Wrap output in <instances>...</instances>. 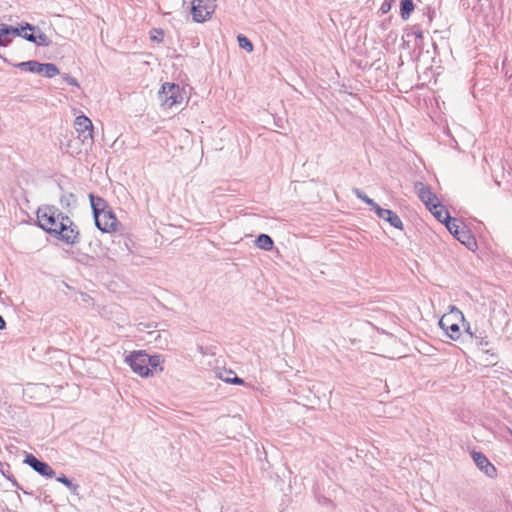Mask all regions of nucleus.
I'll return each instance as SVG.
<instances>
[{
    "mask_svg": "<svg viewBox=\"0 0 512 512\" xmlns=\"http://www.w3.org/2000/svg\"><path fill=\"white\" fill-rule=\"evenodd\" d=\"M255 244L259 249L270 251L273 248L274 242L269 235L260 234L257 237Z\"/></svg>",
    "mask_w": 512,
    "mask_h": 512,
    "instance_id": "nucleus-18",
    "label": "nucleus"
},
{
    "mask_svg": "<svg viewBox=\"0 0 512 512\" xmlns=\"http://www.w3.org/2000/svg\"><path fill=\"white\" fill-rule=\"evenodd\" d=\"M161 106L166 109L172 108L174 105L181 104L184 97L179 85L166 82L162 85L158 93Z\"/></svg>",
    "mask_w": 512,
    "mask_h": 512,
    "instance_id": "nucleus-3",
    "label": "nucleus"
},
{
    "mask_svg": "<svg viewBox=\"0 0 512 512\" xmlns=\"http://www.w3.org/2000/svg\"><path fill=\"white\" fill-rule=\"evenodd\" d=\"M225 381L227 383L242 385L244 384V380L242 378H239L238 376L234 375L233 378H226Z\"/></svg>",
    "mask_w": 512,
    "mask_h": 512,
    "instance_id": "nucleus-28",
    "label": "nucleus"
},
{
    "mask_svg": "<svg viewBox=\"0 0 512 512\" xmlns=\"http://www.w3.org/2000/svg\"><path fill=\"white\" fill-rule=\"evenodd\" d=\"M147 363H148V367L150 368H157L161 365V363L163 362V359H162V356L161 355H153V356H149L147 354Z\"/></svg>",
    "mask_w": 512,
    "mask_h": 512,
    "instance_id": "nucleus-24",
    "label": "nucleus"
},
{
    "mask_svg": "<svg viewBox=\"0 0 512 512\" xmlns=\"http://www.w3.org/2000/svg\"><path fill=\"white\" fill-rule=\"evenodd\" d=\"M20 35L18 27H13L5 23H0V46H8L14 37Z\"/></svg>",
    "mask_w": 512,
    "mask_h": 512,
    "instance_id": "nucleus-14",
    "label": "nucleus"
},
{
    "mask_svg": "<svg viewBox=\"0 0 512 512\" xmlns=\"http://www.w3.org/2000/svg\"><path fill=\"white\" fill-rule=\"evenodd\" d=\"M154 32L157 33L158 35H151V37H150L151 40L161 42L162 36H163V31L155 29Z\"/></svg>",
    "mask_w": 512,
    "mask_h": 512,
    "instance_id": "nucleus-29",
    "label": "nucleus"
},
{
    "mask_svg": "<svg viewBox=\"0 0 512 512\" xmlns=\"http://www.w3.org/2000/svg\"><path fill=\"white\" fill-rule=\"evenodd\" d=\"M117 223V218L114 215L112 209H110L100 213L99 222H95V225L100 231L109 233L115 231Z\"/></svg>",
    "mask_w": 512,
    "mask_h": 512,
    "instance_id": "nucleus-10",
    "label": "nucleus"
},
{
    "mask_svg": "<svg viewBox=\"0 0 512 512\" xmlns=\"http://www.w3.org/2000/svg\"><path fill=\"white\" fill-rule=\"evenodd\" d=\"M473 461L476 466L490 478L497 476V470L495 466L489 461V459L481 452L472 453Z\"/></svg>",
    "mask_w": 512,
    "mask_h": 512,
    "instance_id": "nucleus-11",
    "label": "nucleus"
},
{
    "mask_svg": "<svg viewBox=\"0 0 512 512\" xmlns=\"http://www.w3.org/2000/svg\"><path fill=\"white\" fill-rule=\"evenodd\" d=\"M63 80L65 82H67L69 85L79 87V83H78L77 79L68 74L63 75Z\"/></svg>",
    "mask_w": 512,
    "mask_h": 512,
    "instance_id": "nucleus-27",
    "label": "nucleus"
},
{
    "mask_svg": "<svg viewBox=\"0 0 512 512\" xmlns=\"http://www.w3.org/2000/svg\"><path fill=\"white\" fill-rule=\"evenodd\" d=\"M447 335L453 339L457 340L460 337V327L457 323H451L449 326V331L447 332Z\"/></svg>",
    "mask_w": 512,
    "mask_h": 512,
    "instance_id": "nucleus-25",
    "label": "nucleus"
},
{
    "mask_svg": "<svg viewBox=\"0 0 512 512\" xmlns=\"http://www.w3.org/2000/svg\"><path fill=\"white\" fill-rule=\"evenodd\" d=\"M66 205H69L68 198H65Z\"/></svg>",
    "mask_w": 512,
    "mask_h": 512,
    "instance_id": "nucleus-35",
    "label": "nucleus"
},
{
    "mask_svg": "<svg viewBox=\"0 0 512 512\" xmlns=\"http://www.w3.org/2000/svg\"><path fill=\"white\" fill-rule=\"evenodd\" d=\"M74 126L79 134V137L82 138V141H85L87 139H93V124L87 116L81 115L76 117Z\"/></svg>",
    "mask_w": 512,
    "mask_h": 512,
    "instance_id": "nucleus-9",
    "label": "nucleus"
},
{
    "mask_svg": "<svg viewBox=\"0 0 512 512\" xmlns=\"http://www.w3.org/2000/svg\"><path fill=\"white\" fill-rule=\"evenodd\" d=\"M429 211L434 215V217L438 221L444 223L446 227H447V221L454 219V218L450 217L449 212L439 202L436 203L435 205H432V207H430Z\"/></svg>",
    "mask_w": 512,
    "mask_h": 512,
    "instance_id": "nucleus-16",
    "label": "nucleus"
},
{
    "mask_svg": "<svg viewBox=\"0 0 512 512\" xmlns=\"http://www.w3.org/2000/svg\"><path fill=\"white\" fill-rule=\"evenodd\" d=\"M451 322L447 316H443L439 321V326L447 333Z\"/></svg>",
    "mask_w": 512,
    "mask_h": 512,
    "instance_id": "nucleus-26",
    "label": "nucleus"
},
{
    "mask_svg": "<svg viewBox=\"0 0 512 512\" xmlns=\"http://www.w3.org/2000/svg\"><path fill=\"white\" fill-rule=\"evenodd\" d=\"M24 463L42 476L47 478H53L55 476V471L47 463L39 460L33 454H27Z\"/></svg>",
    "mask_w": 512,
    "mask_h": 512,
    "instance_id": "nucleus-8",
    "label": "nucleus"
},
{
    "mask_svg": "<svg viewBox=\"0 0 512 512\" xmlns=\"http://www.w3.org/2000/svg\"><path fill=\"white\" fill-rule=\"evenodd\" d=\"M390 10V4L387 2H384L381 6L382 13H387Z\"/></svg>",
    "mask_w": 512,
    "mask_h": 512,
    "instance_id": "nucleus-30",
    "label": "nucleus"
},
{
    "mask_svg": "<svg viewBox=\"0 0 512 512\" xmlns=\"http://www.w3.org/2000/svg\"><path fill=\"white\" fill-rule=\"evenodd\" d=\"M509 433L512 435V430L509 429Z\"/></svg>",
    "mask_w": 512,
    "mask_h": 512,
    "instance_id": "nucleus-36",
    "label": "nucleus"
},
{
    "mask_svg": "<svg viewBox=\"0 0 512 512\" xmlns=\"http://www.w3.org/2000/svg\"><path fill=\"white\" fill-rule=\"evenodd\" d=\"M414 10V3L412 0H400V15L403 20L409 19Z\"/></svg>",
    "mask_w": 512,
    "mask_h": 512,
    "instance_id": "nucleus-19",
    "label": "nucleus"
},
{
    "mask_svg": "<svg viewBox=\"0 0 512 512\" xmlns=\"http://www.w3.org/2000/svg\"><path fill=\"white\" fill-rule=\"evenodd\" d=\"M60 220L61 222L58 223V227L52 229V232H54L53 237L67 245L78 244L80 242V230L78 225L67 215L61 216Z\"/></svg>",
    "mask_w": 512,
    "mask_h": 512,
    "instance_id": "nucleus-1",
    "label": "nucleus"
},
{
    "mask_svg": "<svg viewBox=\"0 0 512 512\" xmlns=\"http://www.w3.org/2000/svg\"><path fill=\"white\" fill-rule=\"evenodd\" d=\"M375 213L377 216L387 221L391 226L396 229L403 230V222L400 217L390 209H384L380 206L376 207Z\"/></svg>",
    "mask_w": 512,
    "mask_h": 512,
    "instance_id": "nucleus-13",
    "label": "nucleus"
},
{
    "mask_svg": "<svg viewBox=\"0 0 512 512\" xmlns=\"http://www.w3.org/2000/svg\"><path fill=\"white\" fill-rule=\"evenodd\" d=\"M18 31L20 33L18 37H22L25 40L36 44L37 46L48 47L52 43L50 38L41 30L39 26L25 23L24 25H20V27H18Z\"/></svg>",
    "mask_w": 512,
    "mask_h": 512,
    "instance_id": "nucleus-4",
    "label": "nucleus"
},
{
    "mask_svg": "<svg viewBox=\"0 0 512 512\" xmlns=\"http://www.w3.org/2000/svg\"><path fill=\"white\" fill-rule=\"evenodd\" d=\"M16 67L20 68L21 70L29 71L32 73H41V63L36 60H29L25 62H20L15 65Z\"/></svg>",
    "mask_w": 512,
    "mask_h": 512,
    "instance_id": "nucleus-17",
    "label": "nucleus"
},
{
    "mask_svg": "<svg viewBox=\"0 0 512 512\" xmlns=\"http://www.w3.org/2000/svg\"><path fill=\"white\" fill-rule=\"evenodd\" d=\"M47 78H53L60 74L58 67L53 63H41V73Z\"/></svg>",
    "mask_w": 512,
    "mask_h": 512,
    "instance_id": "nucleus-20",
    "label": "nucleus"
},
{
    "mask_svg": "<svg viewBox=\"0 0 512 512\" xmlns=\"http://www.w3.org/2000/svg\"><path fill=\"white\" fill-rule=\"evenodd\" d=\"M353 194L363 202H365L368 206L371 207L372 210H376V207L379 205L371 198H369L363 191H361L359 188H353L352 189Z\"/></svg>",
    "mask_w": 512,
    "mask_h": 512,
    "instance_id": "nucleus-21",
    "label": "nucleus"
},
{
    "mask_svg": "<svg viewBox=\"0 0 512 512\" xmlns=\"http://www.w3.org/2000/svg\"><path fill=\"white\" fill-rule=\"evenodd\" d=\"M6 327V322L4 318L0 315V330L4 329Z\"/></svg>",
    "mask_w": 512,
    "mask_h": 512,
    "instance_id": "nucleus-32",
    "label": "nucleus"
},
{
    "mask_svg": "<svg viewBox=\"0 0 512 512\" xmlns=\"http://www.w3.org/2000/svg\"><path fill=\"white\" fill-rule=\"evenodd\" d=\"M415 190L420 200L425 204V206L428 209H430L432 205H435L436 203L439 202L437 196L431 191V189L427 185L421 182H417L415 184Z\"/></svg>",
    "mask_w": 512,
    "mask_h": 512,
    "instance_id": "nucleus-12",
    "label": "nucleus"
},
{
    "mask_svg": "<svg viewBox=\"0 0 512 512\" xmlns=\"http://www.w3.org/2000/svg\"><path fill=\"white\" fill-rule=\"evenodd\" d=\"M57 481L65 485L72 493L76 494L78 490V485L72 483L70 479H68L65 475H61L57 477Z\"/></svg>",
    "mask_w": 512,
    "mask_h": 512,
    "instance_id": "nucleus-23",
    "label": "nucleus"
},
{
    "mask_svg": "<svg viewBox=\"0 0 512 512\" xmlns=\"http://www.w3.org/2000/svg\"><path fill=\"white\" fill-rule=\"evenodd\" d=\"M237 40H238V44H239L240 48H242L248 52L253 51V44L246 36L239 34L237 36Z\"/></svg>",
    "mask_w": 512,
    "mask_h": 512,
    "instance_id": "nucleus-22",
    "label": "nucleus"
},
{
    "mask_svg": "<svg viewBox=\"0 0 512 512\" xmlns=\"http://www.w3.org/2000/svg\"><path fill=\"white\" fill-rule=\"evenodd\" d=\"M414 35L417 39H422L423 38V31L421 29H417L414 31Z\"/></svg>",
    "mask_w": 512,
    "mask_h": 512,
    "instance_id": "nucleus-31",
    "label": "nucleus"
},
{
    "mask_svg": "<svg viewBox=\"0 0 512 512\" xmlns=\"http://www.w3.org/2000/svg\"><path fill=\"white\" fill-rule=\"evenodd\" d=\"M60 201H61V204H62V205H64V203H65V197H62Z\"/></svg>",
    "mask_w": 512,
    "mask_h": 512,
    "instance_id": "nucleus-34",
    "label": "nucleus"
},
{
    "mask_svg": "<svg viewBox=\"0 0 512 512\" xmlns=\"http://www.w3.org/2000/svg\"><path fill=\"white\" fill-rule=\"evenodd\" d=\"M147 353L144 351H134L125 358V362L131 367L134 373L147 377L152 373L148 367Z\"/></svg>",
    "mask_w": 512,
    "mask_h": 512,
    "instance_id": "nucleus-6",
    "label": "nucleus"
},
{
    "mask_svg": "<svg viewBox=\"0 0 512 512\" xmlns=\"http://www.w3.org/2000/svg\"><path fill=\"white\" fill-rule=\"evenodd\" d=\"M215 0H193L191 14L195 22L209 19L215 9Z\"/></svg>",
    "mask_w": 512,
    "mask_h": 512,
    "instance_id": "nucleus-7",
    "label": "nucleus"
},
{
    "mask_svg": "<svg viewBox=\"0 0 512 512\" xmlns=\"http://www.w3.org/2000/svg\"><path fill=\"white\" fill-rule=\"evenodd\" d=\"M479 345L481 346H487L488 345V341L485 340L484 338H481L480 342H479Z\"/></svg>",
    "mask_w": 512,
    "mask_h": 512,
    "instance_id": "nucleus-33",
    "label": "nucleus"
},
{
    "mask_svg": "<svg viewBox=\"0 0 512 512\" xmlns=\"http://www.w3.org/2000/svg\"><path fill=\"white\" fill-rule=\"evenodd\" d=\"M448 231L468 249H473L476 246L475 238L467 230L466 226L458 219L447 221Z\"/></svg>",
    "mask_w": 512,
    "mask_h": 512,
    "instance_id": "nucleus-5",
    "label": "nucleus"
},
{
    "mask_svg": "<svg viewBox=\"0 0 512 512\" xmlns=\"http://www.w3.org/2000/svg\"><path fill=\"white\" fill-rule=\"evenodd\" d=\"M64 215L65 214L55 206L40 207L37 211L39 227L53 237L54 232H52V229H56L58 227V223L61 222L60 217Z\"/></svg>",
    "mask_w": 512,
    "mask_h": 512,
    "instance_id": "nucleus-2",
    "label": "nucleus"
},
{
    "mask_svg": "<svg viewBox=\"0 0 512 512\" xmlns=\"http://www.w3.org/2000/svg\"><path fill=\"white\" fill-rule=\"evenodd\" d=\"M91 208L93 211V216L95 222H99V215L107 210H110L108 203L101 197L95 196L93 194L89 195Z\"/></svg>",
    "mask_w": 512,
    "mask_h": 512,
    "instance_id": "nucleus-15",
    "label": "nucleus"
}]
</instances>
